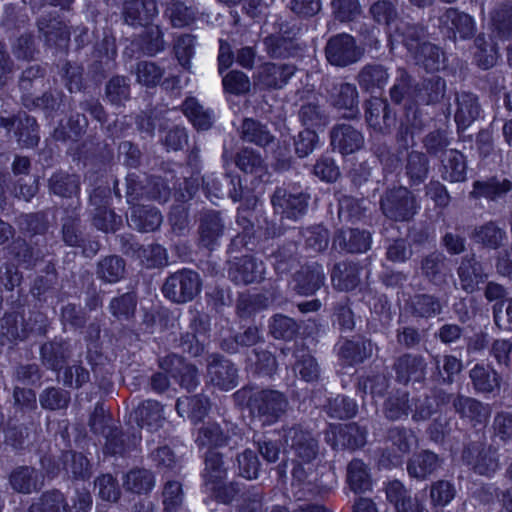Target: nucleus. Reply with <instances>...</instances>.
<instances>
[{
  "instance_id": "obj_24",
  "label": "nucleus",
  "mask_w": 512,
  "mask_h": 512,
  "mask_svg": "<svg viewBox=\"0 0 512 512\" xmlns=\"http://www.w3.org/2000/svg\"><path fill=\"white\" fill-rule=\"evenodd\" d=\"M294 289L300 295L314 294L324 282V272L321 266L312 265L302 267L294 275Z\"/></svg>"
},
{
  "instance_id": "obj_11",
  "label": "nucleus",
  "mask_w": 512,
  "mask_h": 512,
  "mask_svg": "<svg viewBox=\"0 0 512 512\" xmlns=\"http://www.w3.org/2000/svg\"><path fill=\"white\" fill-rule=\"evenodd\" d=\"M463 459L480 475H491L499 468L497 450L492 446L472 443L463 452Z\"/></svg>"
},
{
  "instance_id": "obj_56",
  "label": "nucleus",
  "mask_w": 512,
  "mask_h": 512,
  "mask_svg": "<svg viewBox=\"0 0 512 512\" xmlns=\"http://www.w3.org/2000/svg\"><path fill=\"white\" fill-rule=\"evenodd\" d=\"M409 411V397L406 392H401L390 396L384 405V414L386 418L392 421L407 417Z\"/></svg>"
},
{
  "instance_id": "obj_45",
  "label": "nucleus",
  "mask_w": 512,
  "mask_h": 512,
  "mask_svg": "<svg viewBox=\"0 0 512 512\" xmlns=\"http://www.w3.org/2000/svg\"><path fill=\"white\" fill-rule=\"evenodd\" d=\"M418 65H421L428 72L438 71L443 64V53L437 46L423 42L421 46L412 54Z\"/></svg>"
},
{
  "instance_id": "obj_30",
  "label": "nucleus",
  "mask_w": 512,
  "mask_h": 512,
  "mask_svg": "<svg viewBox=\"0 0 512 512\" xmlns=\"http://www.w3.org/2000/svg\"><path fill=\"white\" fill-rule=\"evenodd\" d=\"M453 406L455 411L460 414L461 417L468 418L469 420L477 423L486 421L491 413V409L488 404H484L475 398L463 395H458L453 400Z\"/></svg>"
},
{
  "instance_id": "obj_2",
  "label": "nucleus",
  "mask_w": 512,
  "mask_h": 512,
  "mask_svg": "<svg viewBox=\"0 0 512 512\" xmlns=\"http://www.w3.org/2000/svg\"><path fill=\"white\" fill-rule=\"evenodd\" d=\"M201 285L200 275L196 271L183 268L165 279L161 291L171 302L184 304L200 293Z\"/></svg>"
},
{
  "instance_id": "obj_12",
  "label": "nucleus",
  "mask_w": 512,
  "mask_h": 512,
  "mask_svg": "<svg viewBox=\"0 0 512 512\" xmlns=\"http://www.w3.org/2000/svg\"><path fill=\"white\" fill-rule=\"evenodd\" d=\"M265 267L262 261L245 255L230 262L229 278L236 284H251L264 279Z\"/></svg>"
},
{
  "instance_id": "obj_57",
  "label": "nucleus",
  "mask_w": 512,
  "mask_h": 512,
  "mask_svg": "<svg viewBox=\"0 0 512 512\" xmlns=\"http://www.w3.org/2000/svg\"><path fill=\"white\" fill-rule=\"evenodd\" d=\"M456 495V488L448 480H437L430 486V501L433 506L444 507L448 505Z\"/></svg>"
},
{
  "instance_id": "obj_15",
  "label": "nucleus",
  "mask_w": 512,
  "mask_h": 512,
  "mask_svg": "<svg viewBox=\"0 0 512 512\" xmlns=\"http://www.w3.org/2000/svg\"><path fill=\"white\" fill-rule=\"evenodd\" d=\"M285 443L290 446L303 462H311L318 454V442L310 432L299 426L285 430Z\"/></svg>"
},
{
  "instance_id": "obj_36",
  "label": "nucleus",
  "mask_w": 512,
  "mask_h": 512,
  "mask_svg": "<svg viewBox=\"0 0 512 512\" xmlns=\"http://www.w3.org/2000/svg\"><path fill=\"white\" fill-rule=\"evenodd\" d=\"M440 467L438 456L428 450L414 456L408 463L407 470L410 476L425 479Z\"/></svg>"
},
{
  "instance_id": "obj_7",
  "label": "nucleus",
  "mask_w": 512,
  "mask_h": 512,
  "mask_svg": "<svg viewBox=\"0 0 512 512\" xmlns=\"http://www.w3.org/2000/svg\"><path fill=\"white\" fill-rule=\"evenodd\" d=\"M325 56L331 65L345 67L359 61L362 51L351 35L343 33L328 40L325 46Z\"/></svg>"
},
{
  "instance_id": "obj_1",
  "label": "nucleus",
  "mask_w": 512,
  "mask_h": 512,
  "mask_svg": "<svg viewBox=\"0 0 512 512\" xmlns=\"http://www.w3.org/2000/svg\"><path fill=\"white\" fill-rule=\"evenodd\" d=\"M420 205L414 193L407 187L387 189L380 199V209L388 219L395 222L410 221Z\"/></svg>"
},
{
  "instance_id": "obj_55",
  "label": "nucleus",
  "mask_w": 512,
  "mask_h": 512,
  "mask_svg": "<svg viewBox=\"0 0 512 512\" xmlns=\"http://www.w3.org/2000/svg\"><path fill=\"white\" fill-rule=\"evenodd\" d=\"M137 82L146 87H154L160 83L164 69L154 62L140 61L135 68Z\"/></svg>"
},
{
  "instance_id": "obj_62",
  "label": "nucleus",
  "mask_w": 512,
  "mask_h": 512,
  "mask_svg": "<svg viewBox=\"0 0 512 512\" xmlns=\"http://www.w3.org/2000/svg\"><path fill=\"white\" fill-rule=\"evenodd\" d=\"M326 408L331 417L338 419L351 418L357 412L356 403L352 399L340 395L329 400Z\"/></svg>"
},
{
  "instance_id": "obj_19",
  "label": "nucleus",
  "mask_w": 512,
  "mask_h": 512,
  "mask_svg": "<svg viewBox=\"0 0 512 512\" xmlns=\"http://www.w3.org/2000/svg\"><path fill=\"white\" fill-rule=\"evenodd\" d=\"M455 122L459 129H466L480 114V105L475 94L462 91L456 94Z\"/></svg>"
},
{
  "instance_id": "obj_49",
  "label": "nucleus",
  "mask_w": 512,
  "mask_h": 512,
  "mask_svg": "<svg viewBox=\"0 0 512 512\" xmlns=\"http://www.w3.org/2000/svg\"><path fill=\"white\" fill-rule=\"evenodd\" d=\"M125 274V261L119 256H107L103 258L97 267V275L108 283H116Z\"/></svg>"
},
{
  "instance_id": "obj_34",
  "label": "nucleus",
  "mask_w": 512,
  "mask_h": 512,
  "mask_svg": "<svg viewBox=\"0 0 512 512\" xmlns=\"http://www.w3.org/2000/svg\"><path fill=\"white\" fill-rule=\"evenodd\" d=\"M346 480L354 493L371 489L372 479L368 466L360 459H353L347 466Z\"/></svg>"
},
{
  "instance_id": "obj_51",
  "label": "nucleus",
  "mask_w": 512,
  "mask_h": 512,
  "mask_svg": "<svg viewBox=\"0 0 512 512\" xmlns=\"http://www.w3.org/2000/svg\"><path fill=\"white\" fill-rule=\"evenodd\" d=\"M49 188L61 197H72L79 193V178L67 173H55L49 180Z\"/></svg>"
},
{
  "instance_id": "obj_9",
  "label": "nucleus",
  "mask_w": 512,
  "mask_h": 512,
  "mask_svg": "<svg viewBox=\"0 0 512 512\" xmlns=\"http://www.w3.org/2000/svg\"><path fill=\"white\" fill-rule=\"evenodd\" d=\"M309 195L301 191H289L278 187L271 198L274 210L283 217L297 220L303 216L308 207Z\"/></svg>"
},
{
  "instance_id": "obj_25",
  "label": "nucleus",
  "mask_w": 512,
  "mask_h": 512,
  "mask_svg": "<svg viewBox=\"0 0 512 512\" xmlns=\"http://www.w3.org/2000/svg\"><path fill=\"white\" fill-rule=\"evenodd\" d=\"M473 388L478 393L490 394L499 391L501 387L500 375L489 366L476 364L469 372Z\"/></svg>"
},
{
  "instance_id": "obj_13",
  "label": "nucleus",
  "mask_w": 512,
  "mask_h": 512,
  "mask_svg": "<svg viewBox=\"0 0 512 512\" xmlns=\"http://www.w3.org/2000/svg\"><path fill=\"white\" fill-rule=\"evenodd\" d=\"M160 367L168 372L181 387L187 391L194 390L199 384L197 369L178 355L172 354L159 360Z\"/></svg>"
},
{
  "instance_id": "obj_60",
  "label": "nucleus",
  "mask_w": 512,
  "mask_h": 512,
  "mask_svg": "<svg viewBox=\"0 0 512 512\" xmlns=\"http://www.w3.org/2000/svg\"><path fill=\"white\" fill-rule=\"evenodd\" d=\"M223 88L226 92L234 95L246 94L250 91L251 82L249 77L242 71L232 70L222 79Z\"/></svg>"
},
{
  "instance_id": "obj_27",
  "label": "nucleus",
  "mask_w": 512,
  "mask_h": 512,
  "mask_svg": "<svg viewBox=\"0 0 512 512\" xmlns=\"http://www.w3.org/2000/svg\"><path fill=\"white\" fill-rule=\"evenodd\" d=\"M199 240L206 248H212L223 235L224 224L218 212L210 211L202 215L199 224Z\"/></svg>"
},
{
  "instance_id": "obj_50",
  "label": "nucleus",
  "mask_w": 512,
  "mask_h": 512,
  "mask_svg": "<svg viewBox=\"0 0 512 512\" xmlns=\"http://www.w3.org/2000/svg\"><path fill=\"white\" fill-rule=\"evenodd\" d=\"M196 443L199 447H220L230 444V438L223 432L219 424L209 422L199 429Z\"/></svg>"
},
{
  "instance_id": "obj_32",
  "label": "nucleus",
  "mask_w": 512,
  "mask_h": 512,
  "mask_svg": "<svg viewBox=\"0 0 512 512\" xmlns=\"http://www.w3.org/2000/svg\"><path fill=\"white\" fill-rule=\"evenodd\" d=\"M388 79L387 69L380 64H367L361 68L357 75L359 86L370 93L382 90L387 84Z\"/></svg>"
},
{
  "instance_id": "obj_21",
  "label": "nucleus",
  "mask_w": 512,
  "mask_h": 512,
  "mask_svg": "<svg viewBox=\"0 0 512 512\" xmlns=\"http://www.w3.org/2000/svg\"><path fill=\"white\" fill-rule=\"evenodd\" d=\"M441 28H446L448 32L459 33L463 39L470 38L475 33V23L468 14L458 11L455 8H448L439 17Z\"/></svg>"
},
{
  "instance_id": "obj_63",
  "label": "nucleus",
  "mask_w": 512,
  "mask_h": 512,
  "mask_svg": "<svg viewBox=\"0 0 512 512\" xmlns=\"http://www.w3.org/2000/svg\"><path fill=\"white\" fill-rule=\"evenodd\" d=\"M163 506L165 512H175L182 505L184 493L181 483L168 481L163 488Z\"/></svg>"
},
{
  "instance_id": "obj_44",
  "label": "nucleus",
  "mask_w": 512,
  "mask_h": 512,
  "mask_svg": "<svg viewBox=\"0 0 512 512\" xmlns=\"http://www.w3.org/2000/svg\"><path fill=\"white\" fill-rule=\"evenodd\" d=\"M409 308L415 317L431 318L441 313L440 300L429 294H416L409 301Z\"/></svg>"
},
{
  "instance_id": "obj_42",
  "label": "nucleus",
  "mask_w": 512,
  "mask_h": 512,
  "mask_svg": "<svg viewBox=\"0 0 512 512\" xmlns=\"http://www.w3.org/2000/svg\"><path fill=\"white\" fill-rule=\"evenodd\" d=\"M506 237L504 229L500 228L495 222L490 221L475 228L472 233V239L490 249L500 247Z\"/></svg>"
},
{
  "instance_id": "obj_8",
  "label": "nucleus",
  "mask_w": 512,
  "mask_h": 512,
  "mask_svg": "<svg viewBox=\"0 0 512 512\" xmlns=\"http://www.w3.org/2000/svg\"><path fill=\"white\" fill-rule=\"evenodd\" d=\"M295 72L293 64L266 62L257 68L253 76L254 85L263 90H278L289 82Z\"/></svg>"
},
{
  "instance_id": "obj_61",
  "label": "nucleus",
  "mask_w": 512,
  "mask_h": 512,
  "mask_svg": "<svg viewBox=\"0 0 512 512\" xmlns=\"http://www.w3.org/2000/svg\"><path fill=\"white\" fill-rule=\"evenodd\" d=\"M65 469L75 479H86L91 475L88 459L81 453H67L65 455Z\"/></svg>"
},
{
  "instance_id": "obj_6",
  "label": "nucleus",
  "mask_w": 512,
  "mask_h": 512,
  "mask_svg": "<svg viewBox=\"0 0 512 512\" xmlns=\"http://www.w3.org/2000/svg\"><path fill=\"white\" fill-rule=\"evenodd\" d=\"M44 319L40 313H32L28 320L19 312L6 313L1 319L2 333L10 340H24L31 333L45 332Z\"/></svg>"
},
{
  "instance_id": "obj_47",
  "label": "nucleus",
  "mask_w": 512,
  "mask_h": 512,
  "mask_svg": "<svg viewBox=\"0 0 512 512\" xmlns=\"http://www.w3.org/2000/svg\"><path fill=\"white\" fill-rule=\"evenodd\" d=\"M405 172L411 185L425 181L429 172V161L424 153L412 151L408 154Z\"/></svg>"
},
{
  "instance_id": "obj_41",
  "label": "nucleus",
  "mask_w": 512,
  "mask_h": 512,
  "mask_svg": "<svg viewBox=\"0 0 512 512\" xmlns=\"http://www.w3.org/2000/svg\"><path fill=\"white\" fill-rule=\"evenodd\" d=\"M138 425L147 427L149 431L157 430L162 425V406L154 400H147L141 403L135 410Z\"/></svg>"
},
{
  "instance_id": "obj_33",
  "label": "nucleus",
  "mask_w": 512,
  "mask_h": 512,
  "mask_svg": "<svg viewBox=\"0 0 512 512\" xmlns=\"http://www.w3.org/2000/svg\"><path fill=\"white\" fill-rule=\"evenodd\" d=\"M466 162L463 154L455 149L446 150L442 158V178L450 182L466 179Z\"/></svg>"
},
{
  "instance_id": "obj_40",
  "label": "nucleus",
  "mask_w": 512,
  "mask_h": 512,
  "mask_svg": "<svg viewBox=\"0 0 512 512\" xmlns=\"http://www.w3.org/2000/svg\"><path fill=\"white\" fill-rule=\"evenodd\" d=\"M182 111L198 130H208L213 124L212 112L205 109L194 97L186 98L182 104Z\"/></svg>"
},
{
  "instance_id": "obj_10",
  "label": "nucleus",
  "mask_w": 512,
  "mask_h": 512,
  "mask_svg": "<svg viewBox=\"0 0 512 512\" xmlns=\"http://www.w3.org/2000/svg\"><path fill=\"white\" fill-rule=\"evenodd\" d=\"M331 105L345 118H355L359 114V94L357 87L348 82L334 83L328 91Z\"/></svg>"
},
{
  "instance_id": "obj_29",
  "label": "nucleus",
  "mask_w": 512,
  "mask_h": 512,
  "mask_svg": "<svg viewBox=\"0 0 512 512\" xmlns=\"http://www.w3.org/2000/svg\"><path fill=\"white\" fill-rule=\"evenodd\" d=\"M458 276L461 288L467 293H473L478 285L485 281L481 264L474 258H463L458 268Z\"/></svg>"
},
{
  "instance_id": "obj_52",
  "label": "nucleus",
  "mask_w": 512,
  "mask_h": 512,
  "mask_svg": "<svg viewBox=\"0 0 512 512\" xmlns=\"http://www.w3.org/2000/svg\"><path fill=\"white\" fill-rule=\"evenodd\" d=\"M445 260V256L439 252L425 256L421 261L423 276L434 283L442 281L446 274Z\"/></svg>"
},
{
  "instance_id": "obj_20",
  "label": "nucleus",
  "mask_w": 512,
  "mask_h": 512,
  "mask_svg": "<svg viewBox=\"0 0 512 512\" xmlns=\"http://www.w3.org/2000/svg\"><path fill=\"white\" fill-rule=\"evenodd\" d=\"M371 237L366 231L340 230L333 239V247L349 253H362L370 248Z\"/></svg>"
},
{
  "instance_id": "obj_4",
  "label": "nucleus",
  "mask_w": 512,
  "mask_h": 512,
  "mask_svg": "<svg viewBox=\"0 0 512 512\" xmlns=\"http://www.w3.org/2000/svg\"><path fill=\"white\" fill-rule=\"evenodd\" d=\"M250 406L263 424L271 425L285 414L288 400L280 391L264 389L250 397Z\"/></svg>"
},
{
  "instance_id": "obj_37",
  "label": "nucleus",
  "mask_w": 512,
  "mask_h": 512,
  "mask_svg": "<svg viewBox=\"0 0 512 512\" xmlns=\"http://www.w3.org/2000/svg\"><path fill=\"white\" fill-rule=\"evenodd\" d=\"M38 27L49 44L63 47L70 39V32L65 23L56 18L41 17L38 20Z\"/></svg>"
},
{
  "instance_id": "obj_53",
  "label": "nucleus",
  "mask_w": 512,
  "mask_h": 512,
  "mask_svg": "<svg viewBox=\"0 0 512 512\" xmlns=\"http://www.w3.org/2000/svg\"><path fill=\"white\" fill-rule=\"evenodd\" d=\"M41 357L44 365L52 370H58L68 357V350L63 343H46L41 347Z\"/></svg>"
},
{
  "instance_id": "obj_48",
  "label": "nucleus",
  "mask_w": 512,
  "mask_h": 512,
  "mask_svg": "<svg viewBox=\"0 0 512 512\" xmlns=\"http://www.w3.org/2000/svg\"><path fill=\"white\" fill-rule=\"evenodd\" d=\"M209 409L207 397L194 395L180 398L176 402V410L180 416L187 414L194 421H200Z\"/></svg>"
},
{
  "instance_id": "obj_43",
  "label": "nucleus",
  "mask_w": 512,
  "mask_h": 512,
  "mask_svg": "<svg viewBox=\"0 0 512 512\" xmlns=\"http://www.w3.org/2000/svg\"><path fill=\"white\" fill-rule=\"evenodd\" d=\"M65 496L58 490L43 493L32 503L28 512H69Z\"/></svg>"
},
{
  "instance_id": "obj_26",
  "label": "nucleus",
  "mask_w": 512,
  "mask_h": 512,
  "mask_svg": "<svg viewBox=\"0 0 512 512\" xmlns=\"http://www.w3.org/2000/svg\"><path fill=\"white\" fill-rule=\"evenodd\" d=\"M512 190V182L508 179H498L492 177L486 181H475L473 189L469 193V197L479 199L484 197L486 199L496 201L504 197Z\"/></svg>"
},
{
  "instance_id": "obj_38",
  "label": "nucleus",
  "mask_w": 512,
  "mask_h": 512,
  "mask_svg": "<svg viewBox=\"0 0 512 512\" xmlns=\"http://www.w3.org/2000/svg\"><path fill=\"white\" fill-rule=\"evenodd\" d=\"M331 279L334 287L338 290H353L360 281L359 267L354 263H338L333 268Z\"/></svg>"
},
{
  "instance_id": "obj_5",
  "label": "nucleus",
  "mask_w": 512,
  "mask_h": 512,
  "mask_svg": "<svg viewBox=\"0 0 512 512\" xmlns=\"http://www.w3.org/2000/svg\"><path fill=\"white\" fill-rule=\"evenodd\" d=\"M417 445L415 433L408 428L394 426L388 429L382 457L391 465H398L402 459Z\"/></svg>"
},
{
  "instance_id": "obj_58",
  "label": "nucleus",
  "mask_w": 512,
  "mask_h": 512,
  "mask_svg": "<svg viewBox=\"0 0 512 512\" xmlns=\"http://www.w3.org/2000/svg\"><path fill=\"white\" fill-rule=\"evenodd\" d=\"M39 402L47 410L65 409L70 402V394L61 388H47L40 394Z\"/></svg>"
},
{
  "instance_id": "obj_17",
  "label": "nucleus",
  "mask_w": 512,
  "mask_h": 512,
  "mask_svg": "<svg viewBox=\"0 0 512 512\" xmlns=\"http://www.w3.org/2000/svg\"><path fill=\"white\" fill-rule=\"evenodd\" d=\"M331 146L342 155L360 150L364 145V136L349 124H338L330 132Z\"/></svg>"
},
{
  "instance_id": "obj_14",
  "label": "nucleus",
  "mask_w": 512,
  "mask_h": 512,
  "mask_svg": "<svg viewBox=\"0 0 512 512\" xmlns=\"http://www.w3.org/2000/svg\"><path fill=\"white\" fill-rule=\"evenodd\" d=\"M366 121L374 131L386 134L395 126L396 117L386 100L373 97L366 103Z\"/></svg>"
},
{
  "instance_id": "obj_35",
  "label": "nucleus",
  "mask_w": 512,
  "mask_h": 512,
  "mask_svg": "<svg viewBox=\"0 0 512 512\" xmlns=\"http://www.w3.org/2000/svg\"><path fill=\"white\" fill-rule=\"evenodd\" d=\"M395 37L399 39L412 54L423 42H427L423 26L410 21L401 20L396 27Z\"/></svg>"
},
{
  "instance_id": "obj_39",
  "label": "nucleus",
  "mask_w": 512,
  "mask_h": 512,
  "mask_svg": "<svg viewBox=\"0 0 512 512\" xmlns=\"http://www.w3.org/2000/svg\"><path fill=\"white\" fill-rule=\"evenodd\" d=\"M235 164L241 171L255 174L259 178L267 174V165L264 158L252 148L241 149L236 154Z\"/></svg>"
},
{
  "instance_id": "obj_54",
  "label": "nucleus",
  "mask_w": 512,
  "mask_h": 512,
  "mask_svg": "<svg viewBox=\"0 0 512 512\" xmlns=\"http://www.w3.org/2000/svg\"><path fill=\"white\" fill-rule=\"evenodd\" d=\"M299 118L304 126L309 129L324 127L328 123V116L324 109L317 103H307L301 106Z\"/></svg>"
},
{
  "instance_id": "obj_31",
  "label": "nucleus",
  "mask_w": 512,
  "mask_h": 512,
  "mask_svg": "<svg viewBox=\"0 0 512 512\" xmlns=\"http://www.w3.org/2000/svg\"><path fill=\"white\" fill-rule=\"evenodd\" d=\"M123 17L129 25H142L156 13V4L151 0H126L123 4Z\"/></svg>"
},
{
  "instance_id": "obj_46",
  "label": "nucleus",
  "mask_w": 512,
  "mask_h": 512,
  "mask_svg": "<svg viewBox=\"0 0 512 512\" xmlns=\"http://www.w3.org/2000/svg\"><path fill=\"white\" fill-rule=\"evenodd\" d=\"M155 485L154 475L144 468L130 470L124 477L123 486L127 491L142 494L149 492Z\"/></svg>"
},
{
  "instance_id": "obj_22",
  "label": "nucleus",
  "mask_w": 512,
  "mask_h": 512,
  "mask_svg": "<svg viewBox=\"0 0 512 512\" xmlns=\"http://www.w3.org/2000/svg\"><path fill=\"white\" fill-rule=\"evenodd\" d=\"M208 376L222 390H231L237 385V369L226 359H213L208 365Z\"/></svg>"
},
{
  "instance_id": "obj_59",
  "label": "nucleus",
  "mask_w": 512,
  "mask_h": 512,
  "mask_svg": "<svg viewBox=\"0 0 512 512\" xmlns=\"http://www.w3.org/2000/svg\"><path fill=\"white\" fill-rule=\"evenodd\" d=\"M475 59L483 69L492 67L497 61V50L491 41H487L484 35H478L475 39Z\"/></svg>"
},
{
  "instance_id": "obj_3",
  "label": "nucleus",
  "mask_w": 512,
  "mask_h": 512,
  "mask_svg": "<svg viewBox=\"0 0 512 512\" xmlns=\"http://www.w3.org/2000/svg\"><path fill=\"white\" fill-rule=\"evenodd\" d=\"M226 478L227 468L224 465L222 455L215 450H209L205 456V484L213 491L215 497L224 503L230 502L236 494L234 486L225 483Z\"/></svg>"
},
{
  "instance_id": "obj_18",
  "label": "nucleus",
  "mask_w": 512,
  "mask_h": 512,
  "mask_svg": "<svg viewBox=\"0 0 512 512\" xmlns=\"http://www.w3.org/2000/svg\"><path fill=\"white\" fill-rule=\"evenodd\" d=\"M242 141L265 148L275 141L267 125L254 118H244L238 129Z\"/></svg>"
},
{
  "instance_id": "obj_28",
  "label": "nucleus",
  "mask_w": 512,
  "mask_h": 512,
  "mask_svg": "<svg viewBox=\"0 0 512 512\" xmlns=\"http://www.w3.org/2000/svg\"><path fill=\"white\" fill-rule=\"evenodd\" d=\"M128 221L130 227L140 232H151L161 225L162 216L154 207L137 205L132 207Z\"/></svg>"
},
{
  "instance_id": "obj_23",
  "label": "nucleus",
  "mask_w": 512,
  "mask_h": 512,
  "mask_svg": "<svg viewBox=\"0 0 512 512\" xmlns=\"http://www.w3.org/2000/svg\"><path fill=\"white\" fill-rule=\"evenodd\" d=\"M43 474L29 466L16 468L10 475L9 482L14 491L30 494L43 486Z\"/></svg>"
},
{
  "instance_id": "obj_64",
  "label": "nucleus",
  "mask_w": 512,
  "mask_h": 512,
  "mask_svg": "<svg viewBox=\"0 0 512 512\" xmlns=\"http://www.w3.org/2000/svg\"><path fill=\"white\" fill-rule=\"evenodd\" d=\"M106 96L113 104H121L130 97V86L123 76H115L106 85Z\"/></svg>"
},
{
  "instance_id": "obj_16",
  "label": "nucleus",
  "mask_w": 512,
  "mask_h": 512,
  "mask_svg": "<svg viewBox=\"0 0 512 512\" xmlns=\"http://www.w3.org/2000/svg\"><path fill=\"white\" fill-rule=\"evenodd\" d=\"M426 361L421 355L405 353L396 358L393 369L399 382H421L426 375Z\"/></svg>"
}]
</instances>
